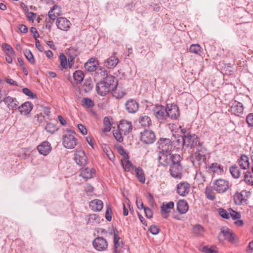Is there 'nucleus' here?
<instances>
[{"label":"nucleus","mask_w":253,"mask_h":253,"mask_svg":"<svg viewBox=\"0 0 253 253\" xmlns=\"http://www.w3.org/2000/svg\"><path fill=\"white\" fill-rule=\"evenodd\" d=\"M193 232L196 236H201L205 232V229L200 224H196L193 227Z\"/></svg>","instance_id":"33"},{"label":"nucleus","mask_w":253,"mask_h":253,"mask_svg":"<svg viewBox=\"0 0 253 253\" xmlns=\"http://www.w3.org/2000/svg\"><path fill=\"white\" fill-rule=\"evenodd\" d=\"M159 152L158 160L160 165L167 166L170 164L171 153Z\"/></svg>","instance_id":"21"},{"label":"nucleus","mask_w":253,"mask_h":253,"mask_svg":"<svg viewBox=\"0 0 253 253\" xmlns=\"http://www.w3.org/2000/svg\"><path fill=\"white\" fill-rule=\"evenodd\" d=\"M61 14V8L57 5H54L49 11L48 15L50 19L55 20Z\"/></svg>","instance_id":"27"},{"label":"nucleus","mask_w":253,"mask_h":253,"mask_svg":"<svg viewBox=\"0 0 253 253\" xmlns=\"http://www.w3.org/2000/svg\"><path fill=\"white\" fill-rule=\"evenodd\" d=\"M230 171L232 176L235 178H238L241 175V171L236 165L232 166L230 168Z\"/></svg>","instance_id":"38"},{"label":"nucleus","mask_w":253,"mask_h":253,"mask_svg":"<svg viewBox=\"0 0 253 253\" xmlns=\"http://www.w3.org/2000/svg\"><path fill=\"white\" fill-rule=\"evenodd\" d=\"M117 90L116 89H114V91H112V93L113 95L117 98H121L125 94V92L124 91H121L117 92Z\"/></svg>","instance_id":"56"},{"label":"nucleus","mask_w":253,"mask_h":253,"mask_svg":"<svg viewBox=\"0 0 253 253\" xmlns=\"http://www.w3.org/2000/svg\"><path fill=\"white\" fill-rule=\"evenodd\" d=\"M177 210L181 214L185 213L188 210V205L186 201L179 200L176 204Z\"/></svg>","instance_id":"31"},{"label":"nucleus","mask_w":253,"mask_h":253,"mask_svg":"<svg viewBox=\"0 0 253 253\" xmlns=\"http://www.w3.org/2000/svg\"><path fill=\"white\" fill-rule=\"evenodd\" d=\"M84 68L86 70L89 72H93L96 70V65L93 62H87L84 64Z\"/></svg>","instance_id":"52"},{"label":"nucleus","mask_w":253,"mask_h":253,"mask_svg":"<svg viewBox=\"0 0 253 253\" xmlns=\"http://www.w3.org/2000/svg\"><path fill=\"white\" fill-rule=\"evenodd\" d=\"M118 62L119 59L116 54L114 53L104 62V66L107 68L111 69L114 68Z\"/></svg>","instance_id":"26"},{"label":"nucleus","mask_w":253,"mask_h":253,"mask_svg":"<svg viewBox=\"0 0 253 253\" xmlns=\"http://www.w3.org/2000/svg\"><path fill=\"white\" fill-rule=\"evenodd\" d=\"M63 145L68 149H73L77 144V139L74 134H66L63 136Z\"/></svg>","instance_id":"8"},{"label":"nucleus","mask_w":253,"mask_h":253,"mask_svg":"<svg viewBox=\"0 0 253 253\" xmlns=\"http://www.w3.org/2000/svg\"><path fill=\"white\" fill-rule=\"evenodd\" d=\"M118 127L121 132L126 133L132 129V125L130 122L123 120L120 122Z\"/></svg>","instance_id":"29"},{"label":"nucleus","mask_w":253,"mask_h":253,"mask_svg":"<svg viewBox=\"0 0 253 253\" xmlns=\"http://www.w3.org/2000/svg\"><path fill=\"white\" fill-rule=\"evenodd\" d=\"M182 158L179 154L171 155L170 156V164H180V162Z\"/></svg>","instance_id":"45"},{"label":"nucleus","mask_w":253,"mask_h":253,"mask_svg":"<svg viewBox=\"0 0 253 253\" xmlns=\"http://www.w3.org/2000/svg\"><path fill=\"white\" fill-rule=\"evenodd\" d=\"M213 172H222L223 171L222 167L217 163H213L209 167Z\"/></svg>","instance_id":"42"},{"label":"nucleus","mask_w":253,"mask_h":253,"mask_svg":"<svg viewBox=\"0 0 253 253\" xmlns=\"http://www.w3.org/2000/svg\"><path fill=\"white\" fill-rule=\"evenodd\" d=\"M71 25L70 21L65 17H60L56 19V25L58 28L61 30L68 31Z\"/></svg>","instance_id":"18"},{"label":"nucleus","mask_w":253,"mask_h":253,"mask_svg":"<svg viewBox=\"0 0 253 253\" xmlns=\"http://www.w3.org/2000/svg\"><path fill=\"white\" fill-rule=\"evenodd\" d=\"M73 78L77 84H80L84 79V74L81 70L76 71L73 74Z\"/></svg>","instance_id":"36"},{"label":"nucleus","mask_w":253,"mask_h":253,"mask_svg":"<svg viewBox=\"0 0 253 253\" xmlns=\"http://www.w3.org/2000/svg\"><path fill=\"white\" fill-rule=\"evenodd\" d=\"M24 53L27 60L30 63L34 64L35 62V61L31 51L29 49H26L24 51Z\"/></svg>","instance_id":"47"},{"label":"nucleus","mask_w":253,"mask_h":253,"mask_svg":"<svg viewBox=\"0 0 253 253\" xmlns=\"http://www.w3.org/2000/svg\"><path fill=\"white\" fill-rule=\"evenodd\" d=\"M190 184L187 182H181L177 185V193L181 196H186L190 191Z\"/></svg>","instance_id":"15"},{"label":"nucleus","mask_w":253,"mask_h":253,"mask_svg":"<svg viewBox=\"0 0 253 253\" xmlns=\"http://www.w3.org/2000/svg\"><path fill=\"white\" fill-rule=\"evenodd\" d=\"M3 101L9 109L16 110L17 109L19 102L15 98L7 96L4 98Z\"/></svg>","instance_id":"22"},{"label":"nucleus","mask_w":253,"mask_h":253,"mask_svg":"<svg viewBox=\"0 0 253 253\" xmlns=\"http://www.w3.org/2000/svg\"><path fill=\"white\" fill-rule=\"evenodd\" d=\"M78 127L80 131L83 134L85 135L87 134V129L82 124H78Z\"/></svg>","instance_id":"61"},{"label":"nucleus","mask_w":253,"mask_h":253,"mask_svg":"<svg viewBox=\"0 0 253 253\" xmlns=\"http://www.w3.org/2000/svg\"><path fill=\"white\" fill-rule=\"evenodd\" d=\"M219 213L222 218L225 219L230 218V214L229 210L227 211L226 210L223 209H219Z\"/></svg>","instance_id":"53"},{"label":"nucleus","mask_w":253,"mask_h":253,"mask_svg":"<svg viewBox=\"0 0 253 253\" xmlns=\"http://www.w3.org/2000/svg\"><path fill=\"white\" fill-rule=\"evenodd\" d=\"M104 128L102 129L103 132H109L111 129V124L109 117H105L103 120Z\"/></svg>","instance_id":"39"},{"label":"nucleus","mask_w":253,"mask_h":253,"mask_svg":"<svg viewBox=\"0 0 253 253\" xmlns=\"http://www.w3.org/2000/svg\"><path fill=\"white\" fill-rule=\"evenodd\" d=\"M103 151L110 161H114L115 160V156L109 147L105 146L103 148Z\"/></svg>","instance_id":"43"},{"label":"nucleus","mask_w":253,"mask_h":253,"mask_svg":"<svg viewBox=\"0 0 253 253\" xmlns=\"http://www.w3.org/2000/svg\"><path fill=\"white\" fill-rule=\"evenodd\" d=\"M146 216L148 218H151L153 216V212L149 208L146 207L144 209Z\"/></svg>","instance_id":"60"},{"label":"nucleus","mask_w":253,"mask_h":253,"mask_svg":"<svg viewBox=\"0 0 253 253\" xmlns=\"http://www.w3.org/2000/svg\"><path fill=\"white\" fill-rule=\"evenodd\" d=\"M89 208L93 211H100L103 208V203L99 199H94L89 203Z\"/></svg>","instance_id":"28"},{"label":"nucleus","mask_w":253,"mask_h":253,"mask_svg":"<svg viewBox=\"0 0 253 253\" xmlns=\"http://www.w3.org/2000/svg\"><path fill=\"white\" fill-rule=\"evenodd\" d=\"M184 140H185L184 134L183 136H178L177 137L176 141L178 143V147H181L185 145V142H184Z\"/></svg>","instance_id":"55"},{"label":"nucleus","mask_w":253,"mask_h":253,"mask_svg":"<svg viewBox=\"0 0 253 253\" xmlns=\"http://www.w3.org/2000/svg\"><path fill=\"white\" fill-rule=\"evenodd\" d=\"M238 162L240 167L243 169H247L250 167L249 158L246 155H242Z\"/></svg>","instance_id":"30"},{"label":"nucleus","mask_w":253,"mask_h":253,"mask_svg":"<svg viewBox=\"0 0 253 253\" xmlns=\"http://www.w3.org/2000/svg\"><path fill=\"white\" fill-rule=\"evenodd\" d=\"M111 211L112 210L110 207L109 206L107 207V209L105 212V218L107 220L110 221L112 219L111 216Z\"/></svg>","instance_id":"57"},{"label":"nucleus","mask_w":253,"mask_h":253,"mask_svg":"<svg viewBox=\"0 0 253 253\" xmlns=\"http://www.w3.org/2000/svg\"><path fill=\"white\" fill-rule=\"evenodd\" d=\"M153 113L156 118L159 120H164L167 119V110L162 105L156 104L153 108Z\"/></svg>","instance_id":"11"},{"label":"nucleus","mask_w":253,"mask_h":253,"mask_svg":"<svg viewBox=\"0 0 253 253\" xmlns=\"http://www.w3.org/2000/svg\"><path fill=\"white\" fill-rule=\"evenodd\" d=\"M117 84V80L114 76H107L104 81L97 83L96 86L97 92L101 96H104L110 91H114Z\"/></svg>","instance_id":"1"},{"label":"nucleus","mask_w":253,"mask_h":253,"mask_svg":"<svg viewBox=\"0 0 253 253\" xmlns=\"http://www.w3.org/2000/svg\"><path fill=\"white\" fill-rule=\"evenodd\" d=\"M45 129L47 132L52 134L57 130V128L54 124L48 123L45 126Z\"/></svg>","instance_id":"46"},{"label":"nucleus","mask_w":253,"mask_h":253,"mask_svg":"<svg viewBox=\"0 0 253 253\" xmlns=\"http://www.w3.org/2000/svg\"><path fill=\"white\" fill-rule=\"evenodd\" d=\"M174 207V203L172 201L165 203H163L161 206V214L163 218L167 219L170 211V210Z\"/></svg>","instance_id":"20"},{"label":"nucleus","mask_w":253,"mask_h":253,"mask_svg":"<svg viewBox=\"0 0 253 253\" xmlns=\"http://www.w3.org/2000/svg\"><path fill=\"white\" fill-rule=\"evenodd\" d=\"M83 105L87 108H92L94 106L93 101L88 98H84L82 101Z\"/></svg>","instance_id":"50"},{"label":"nucleus","mask_w":253,"mask_h":253,"mask_svg":"<svg viewBox=\"0 0 253 253\" xmlns=\"http://www.w3.org/2000/svg\"><path fill=\"white\" fill-rule=\"evenodd\" d=\"M74 160L79 166H84L87 163V157L84 151H76L75 153Z\"/></svg>","instance_id":"19"},{"label":"nucleus","mask_w":253,"mask_h":253,"mask_svg":"<svg viewBox=\"0 0 253 253\" xmlns=\"http://www.w3.org/2000/svg\"><path fill=\"white\" fill-rule=\"evenodd\" d=\"M95 174V170L93 168H85L80 170V175L84 179H89Z\"/></svg>","instance_id":"25"},{"label":"nucleus","mask_w":253,"mask_h":253,"mask_svg":"<svg viewBox=\"0 0 253 253\" xmlns=\"http://www.w3.org/2000/svg\"><path fill=\"white\" fill-rule=\"evenodd\" d=\"M22 92L27 95L28 96L32 98H34L36 97V95L33 93L29 89L27 88H24L22 89Z\"/></svg>","instance_id":"54"},{"label":"nucleus","mask_w":253,"mask_h":253,"mask_svg":"<svg viewBox=\"0 0 253 253\" xmlns=\"http://www.w3.org/2000/svg\"><path fill=\"white\" fill-rule=\"evenodd\" d=\"M92 246L95 250L104 252L108 248V244L105 238L102 237H97L93 240Z\"/></svg>","instance_id":"5"},{"label":"nucleus","mask_w":253,"mask_h":253,"mask_svg":"<svg viewBox=\"0 0 253 253\" xmlns=\"http://www.w3.org/2000/svg\"><path fill=\"white\" fill-rule=\"evenodd\" d=\"M246 122L249 126H253V113H250L246 117Z\"/></svg>","instance_id":"59"},{"label":"nucleus","mask_w":253,"mask_h":253,"mask_svg":"<svg viewBox=\"0 0 253 253\" xmlns=\"http://www.w3.org/2000/svg\"><path fill=\"white\" fill-rule=\"evenodd\" d=\"M205 153V148L202 145H199L197 147L195 152L191 154L190 160L196 169L200 168L202 164L205 163L206 160Z\"/></svg>","instance_id":"2"},{"label":"nucleus","mask_w":253,"mask_h":253,"mask_svg":"<svg viewBox=\"0 0 253 253\" xmlns=\"http://www.w3.org/2000/svg\"><path fill=\"white\" fill-rule=\"evenodd\" d=\"M230 218L231 217L233 220H236V219H240L241 215L240 213L237 212L231 209H229Z\"/></svg>","instance_id":"51"},{"label":"nucleus","mask_w":253,"mask_h":253,"mask_svg":"<svg viewBox=\"0 0 253 253\" xmlns=\"http://www.w3.org/2000/svg\"><path fill=\"white\" fill-rule=\"evenodd\" d=\"M140 125L144 127L149 126L151 124V120L147 116H141L139 119Z\"/></svg>","instance_id":"35"},{"label":"nucleus","mask_w":253,"mask_h":253,"mask_svg":"<svg viewBox=\"0 0 253 253\" xmlns=\"http://www.w3.org/2000/svg\"><path fill=\"white\" fill-rule=\"evenodd\" d=\"M122 164L126 171H129L134 169V167L128 160L125 159L124 161L122 160Z\"/></svg>","instance_id":"37"},{"label":"nucleus","mask_w":253,"mask_h":253,"mask_svg":"<svg viewBox=\"0 0 253 253\" xmlns=\"http://www.w3.org/2000/svg\"><path fill=\"white\" fill-rule=\"evenodd\" d=\"M185 146L190 147L191 148H195L196 149L197 147L199 145H202L199 142V137L195 134H191L189 133L184 134Z\"/></svg>","instance_id":"7"},{"label":"nucleus","mask_w":253,"mask_h":253,"mask_svg":"<svg viewBox=\"0 0 253 253\" xmlns=\"http://www.w3.org/2000/svg\"><path fill=\"white\" fill-rule=\"evenodd\" d=\"M244 180L248 185H253V173L250 171H246L244 175Z\"/></svg>","instance_id":"40"},{"label":"nucleus","mask_w":253,"mask_h":253,"mask_svg":"<svg viewBox=\"0 0 253 253\" xmlns=\"http://www.w3.org/2000/svg\"><path fill=\"white\" fill-rule=\"evenodd\" d=\"M59 58L62 68L63 69H66L68 66V64L67 59L66 56L63 53H61L60 54Z\"/></svg>","instance_id":"48"},{"label":"nucleus","mask_w":253,"mask_h":253,"mask_svg":"<svg viewBox=\"0 0 253 253\" xmlns=\"http://www.w3.org/2000/svg\"><path fill=\"white\" fill-rule=\"evenodd\" d=\"M248 197L249 192L246 190L236 192L234 196V202L237 205L245 204L248 200Z\"/></svg>","instance_id":"12"},{"label":"nucleus","mask_w":253,"mask_h":253,"mask_svg":"<svg viewBox=\"0 0 253 253\" xmlns=\"http://www.w3.org/2000/svg\"><path fill=\"white\" fill-rule=\"evenodd\" d=\"M139 107L138 103L133 99L128 100L125 103V108L129 113H136L138 110Z\"/></svg>","instance_id":"17"},{"label":"nucleus","mask_w":253,"mask_h":253,"mask_svg":"<svg viewBox=\"0 0 253 253\" xmlns=\"http://www.w3.org/2000/svg\"><path fill=\"white\" fill-rule=\"evenodd\" d=\"M202 47L198 44H192L189 48V51L190 52L198 55H200V54L202 53Z\"/></svg>","instance_id":"41"},{"label":"nucleus","mask_w":253,"mask_h":253,"mask_svg":"<svg viewBox=\"0 0 253 253\" xmlns=\"http://www.w3.org/2000/svg\"><path fill=\"white\" fill-rule=\"evenodd\" d=\"M169 171L171 176L176 179H181L182 175V167L181 164H173L170 167Z\"/></svg>","instance_id":"16"},{"label":"nucleus","mask_w":253,"mask_h":253,"mask_svg":"<svg viewBox=\"0 0 253 253\" xmlns=\"http://www.w3.org/2000/svg\"><path fill=\"white\" fill-rule=\"evenodd\" d=\"M136 204L137 208L139 209H143L144 210V208H145L143 205V204L141 199H140V198H137Z\"/></svg>","instance_id":"63"},{"label":"nucleus","mask_w":253,"mask_h":253,"mask_svg":"<svg viewBox=\"0 0 253 253\" xmlns=\"http://www.w3.org/2000/svg\"><path fill=\"white\" fill-rule=\"evenodd\" d=\"M114 232V248L113 253H120L123 248L122 239L119 237L118 231L116 228L113 229Z\"/></svg>","instance_id":"14"},{"label":"nucleus","mask_w":253,"mask_h":253,"mask_svg":"<svg viewBox=\"0 0 253 253\" xmlns=\"http://www.w3.org/2000/svg\"><path fill=\"white\" fill-rule=\"evenodd\" d=\"M33 107L32 103L26 102L23 103L21 106L17 107L18 111L21 115H28L31 111Z\"/></svg>","instance_id":"23"},{"label":"nucleus","mask_w":253,"mask_h":253,"mask_svg":"<svg viewBox=\"0 0 253 253\" xmlns=\"http://www.w3.org/2000/svg\"><path fill=\"white\" fill-rule=\"evenodd\" d=\"M93 87V84L90 79H87L85 80L83 85V89L85 92L90 91L92 89Z\"/></svg>","instance_id":"34"},{"label":"nucleus","mask_w":253,"mask_h":253,"mask_svg":"<svg viewBox=\"0 0 253 253\" xmlns=\"http://www.w3.org/2000/svg\"><path fill=\"white\" fill-rule=\"evenodd\" d=\"M202 252L204 253H216V251L207 246H204L202 249Z\"/></svg>","instance_id":"62"},{"label":"nucleus","mask_w":253,"mask_h":253,"mask_svg":"<svg viewBox=\"0 0 253 253\" xmlns=\"http://www.w3.org/2000/svg\"><path fill=\"white\" fill-rule=\"evenodd\" d=\"M160 152L171 153L173 149L171 141L168 138H161L158 142Z\"/></svg>","instance_id":"4"},{"label":"nucleus","mask_w":253,"mask_h":253,"mask_svg":"<svg viewBox=\"0 0 253 253\" xmlns=\"http://www.w3.org/2000/svg\"><path fill=\"white\" fill-rule=\"evenodd\" d=\"M84 190L86 193H90L93 192L94 188L90 184H87L84 186Z\"/></svg>","instance_id":"64"},{"label":"nucleus","mask_w":253,"mask_h":253,"mask_svg":"<svg viewBox=\"0 0 253 253\" xmlns=\"http://www.w3.org/2000/svg\"><path fill=\"white\" fill-rule=\"evenodd\" d=\"M149 231L153 235H156L159 233L160 229L156 225H152L149 229Z\"/></svg>","instance_id":"58"},{"label":"nucleus","mask_w":253,"mask_h":253,"mask_svg":"<svg viewBox=\"0 0 253 253\" xmlns=\"http://www.w3.org/2000/svg\"><path fill=\"white\" fill-rule=\"evenodd\" d=\"M205 194L206 197L210 200H213L215 199V193L211 188H206Z\"/></svg>","instance_id":"49"},{"label":"nucleus","mask_w":253,"mask_h":253,"mask_svg":"<svg viewBox=\"0 0 253 253\" xmlns=\"http://www.w3.org/2000/svg\"><path fill=\"white\" fill-rule=\"evenodd\" d=\"M244 106L242 102L234 100L229 111L232 114L237 116H241L244 113Z\"/></svg>","instance_id":"10"},{"label":"nucleus","mask_w":253,"mask_h":253,"mask_svg":"<svg viewBox=\"0 0 253 253\" xmlns=\"http://www.w3.org/2000/svg\"><path fill=\"white\" fill-rule=\"evenodd\" d=\"M100 218L99 215L96 214H90L88 215V223H99Z\"/></svg>","instance_id":"44"},{"label":"nucleus","mask_w":253,"mask_h":253,"mask_svg":"<svg viewBox=\"0 0 253 253\" xmlns=\"http://www.w3.org/2000/svg\"><path fill=\"white\" fill-rule=\"evenodd\" d=\"M136 176L138 180L142 183H144L145 181V176L144 171L142 168L139 167L135 169Z\"/></svg>","instance_id":"32"},{"label":"nucleus","mask_w":253,"mask_h":253,"mask_svg":"<svg viewBox=\"0 0 253 253\" xmlns=\"http://www.w3.org/2000/svg\"><path fill=\"white\" fill-rule=\"evenodd\" d=\"M230 183L228 181L223 179H218L214 181L212 185L213 190L218 193L226 192L230 188Z\"/></svg>","instance_id":"3"},{"label":"nucleus","mask_w":253,"mask_h":253,"mask_svg":"<svg viewBox=\"0 0 253 253\" xmlns=\"http://www.w3.org/2000/svg\"><path fill=\"white\" fill-rule=\"evenodd\" d=\"M50 144L47 141H44L37 147L39 152L43 155L46 156L51 151Z\"/></svg>","instance_id":"24"},{"label":"nucleus","mask_w":253,"mask_h":253,"mask_svg":"<svg viewBox=\"0 0 253 253\" xmlns=\"http://www.w3.org/2000/svg\"><path fill=\"white\" fill-rule=\"evenodd\" d=\"M235 234L232 231L227 227H222L220 233L218 234V238L219 241L226 240L233 242L235 239Z\"/></svg>","instance_id":"9"},{"label":"nucleus","mask_w":253,"mask_h":253,"mask_svg":"<svg viewBox=\"0 0 253 253\" xmlns=\"http://www.w3.org/2000/svg\"><path fill=\"white\" fill-rule=\"evenodd\" d=\"M140 140L144 144H152L156 140L155 134L151 130L145 129L140 133Z\"/></svg>","instance_id":"6"},{"label":"nucleus","mask_w":253,"mask_h":253,"mask_svg":"<svg viewBox=\"0 0 253 253\" xmlns=\"http://www.w3.org/2000/svg\"><path fill=\"white\" fill-rule=\"evenodd\" d=\"M167 118L176 120L179 116V109L177 105L175 104H167L166 106Z\"/></svg>","instance_id":"13"}]
</instances>
